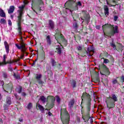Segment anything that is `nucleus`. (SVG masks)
<instances>
[{"label": "nucleus", "instance_id": "37", "mask_svg": "<svg viewBox=\"0 0 124 124\" xmlns=\"http://www.w3.org/2000/svg\"><path fill=\"white\" fill-rule=\"evenodd\" d=\"M2 76H3V78H4L5 79L7 78V77H8L7 73L3 72L2 73Z\"/></svg>", "mask_w": 124, "mask_h": 124}, {"label": "nucleus", "instance_id": "41", "mask_svg": "<svg viewBox=\"0 0 124 124\" xmlns=\"http://www.w3.org/2000/svg\"><path fill=\"white\" fill-rule=\"evenodd\" d=\"M14 95H15V97H16V99H19V100H21V98H19H19H18V95L17 94V93H15L14 94Z\"/></svg>", "mask_w": 124, "mask_h": 124}, {"label": "nucleus", "instance_id": "10", "mask_svg": "<svg viewBox=\"0 0 124 124\" xmlns=\"http://www.w3.org/2000/svg\"><path fill=\"white\" fill-rule=\"evenodd\" d=\"M26 45L24 43V42H20V46L18 45V44H16V46L19 50L21 49V52L22 53H25L26 52V50H27V48L25 46Z\"/></svg>", "mask_w": 124, "mask_h": 124}, {"label": "nucleus", "instance_id": "40", "mask_svg": "<svg viewBox=\"0 0 124 124\" xmlns=\"http://www.w3.org/2000/svg\"><path fill=\"white\" fill-rule=\"evenodd\" d=\"M114 21L115 22H116L117 20H118V19H119V17L117 16H114Z\"/></svg>", "mask_w": 124, "mask_h": 124}, {"label": "nucleus", "instance_id": "4", "mask_svg": "<svg viewBox=\"0 0 124 124\" xmlns=\"http://www.w3.org/2000/svg\"><path fill=\"white\" fill-rule=\"evenodd\" d=\"M61 119L63 124H69V114L65 108H62L61 111Z\"/></svg>", "mask_w": 124, "mask_h": 124}, {"label": "nucleus", "instance_id": "2", "mask_svg": "<svg viewBox=\"0 0 124 124\" xmlns=\"http://www.w3.org/2000/svg\"><path fill=\"white\" fill-rule=\"evenodd\" d=\"M19 10H17V31L18 32V35L19 36H22L23 32H22V28L21 27V24H22V18H23V15H24V9L25 8V5H22L18 7Z\"/></svg>", "mask_w": 124, "mask_h": 124}, {"label": "nucleus", "instance_id": "13", "mask_svg": "<svg viewBox=\"0 0 124 124\" xmlns=\"http://www.w3.org/2000/svg\"><path fill=\"white\" fill-rule=\"evenodd\" d=\"M4 45L5 46V49L7 54H9V45H8V43H7V42L5 41L4 42Z\"/></svg>", "mask_w": 124, "mask_h": 124}, {"label": "nucleus", "instance_id": "35", "mask_svg": "<svg viewBox=\"0 0 124 124\" xmlns=\"http://www.w3.org/2000/svg\"><path fill=\"white\" fill-rule=\"evenodd\" d=\"M73 27L74 29H75V30H77V29H78V24L77 23V22H74L73 23Z\"/></svg>", "mask_w": 124, "mask_h": 124}, {"label": "nucleus", "instance_id": "25", "mask_svg": "<svg viewBox=\"0 0 124 124\" xmlns=\"http://www.w3.org/2000/svg\"><path fill=\"white\" fill-rule=\"evenodd\" d=\"M6 62V55L5 54L3 56V62H0V63H2V64L0 65H3V64L5 63Z\"/></svg>", "mask_w": 124, "mask_h": 124}, {"label": "nucleus", "instance_id": "32", "mask_svg": "<svg viewBox=\"0 0 124 124\" xmlns=\"http://www.w3.org/2000/svg\"><path fill=\"white\" fill-rule=\"evenodd\" d=\"M16 92H17L18 93H22V87L19 86L18 88L16 89Z\"/></svg>", "mask_w": 124, "mask_h": 124}, {"label": "nucleus", "instance_id": "36", "mask_svg": "<svg viewBox=\"0 0 124 124\" xmlns=\"http://www.w3.org/2000/svg\"><path fill=\"white\" fill-rule=\"evenodd\" d=\"M32 107V104H31V103H29L27 106V109H28L29 110H30V109H31Z\"/></svg>", "mask_w": 124, "mask_h": 124}, {"label": "nucleus", "instance_id": "64", "mask_svg": "<svg viewBox=\"0 0 124 124\" xmlns=\"http://www.w3.org/2000/svg\"><path fill=\"white\" fill-rule=\"evenodd\" d=\"M11 19H13V16H11Z\"/></svg>", "mask_w": 124, "mask_h": 124}, {"label": "nucleus", "instance_id": "26", "mask_svg": "<svg viewBox=\"0 0 124 124\" xmlns=\"http://www.w3.org/2000/svg\"><path fill=\"white\" fill-rule=\"evenodd\" d=\"M93 47L90 46V47H88L87 48V51L88 53H91V52H93Z\"/></svg>", "mask_w": 124, "mask_h": 124}, {"label": "nucleus", "instance_id": "5", "mask_svg": "<svg viewBox=\"0 0 124 124\" xmlns=\"http://www.w3.org/2000/svg\"><path fill=\"white\" fill-rule=\"evenodd\" d=\"M110 29H112V30L108 32L107 34L104 33L105 37L109 36L111 38V36H114L116 33H119V27L118 26L115 25L114 26V25H111V28Z\"/></svg>", "mask_w": 124, "mask_h": 124}, {"label": "nucleus", "instance_id": "12", "mask_svg": "<svg viewBox=\"0 0 124 124\" xmlns=\"http://www.w3.org/2000/svg\"><path fill=\"white\" fill-rule=\"evenodd\" d=\"M47 99H49V100L51 101V105L50 106L51 108H53L54 107V103H55V101H56V99L55 98V97L53 96H48L47 97Z\"/></svg>", "mask_w": 124, "mask_h": 124}, {"label": "nucleus", "instance_id": "21", "mask_svg": "<svg viewBox=\"0 0 124 124\" xmlns=\"http://www.w3.org/2000/svg\"><path fill=\"white\" fill-rule=\"evenodd\" d=\"M37 107L39 108V110L41 111L42 113H43L44 112V108L43 107V106H41L39 104H37Z\"/></svg>", "mask_w": 124, "mask_h": 124}, {"label": "nucleus", "instance_id": "46", "mask_svg": "<svg viewBox=\"0 0 124 124\" xmlns=\"http://www.w3.org/2000/svg\"><path fill=\"white\" fill-rule=\"evenodd\" d=\"M77 49L78 51H81V50H82V46H78Z\"/></svg>", "mask_w": 124, "mask_h": 124}, {"label": "nucleus", "instance_id": "15", "mask_svg": "<svg viewBox=\"0 0 124 124\" xmlns=\"http://www.w3.org/2000/svg\"><path fill=\"white\" fill-rule=\"evenodd\" d=\"M15 10V7L14 6H10L9 9L8 10V13L9 14H12Z\"/></svg>", "mask_w": 124, "mask_h": 124}, {"label": "nucleus", "instance_id": "44", "mask_svg": "<svg viewBox=\"0 0 124 124\" xmlns=\"http://www.w3.org/2000/svg\"><path fill=\"white\" fill-rule=\"evenodd\" d=\"M8 69L9 70V71H13V69H12V67H11V65H10Z\"/></svg>", "mask_w": 124, "mask_h": 124}, {"label": "nucleus", "instance_id": "30", "mask_svg": "<svg viewBox=\"0 0 124 124\" xmlns=\"http://www.w3.org/2000/svg\"><path fill=\"white\" fill-rule=\"evenodd\" d=\"M40 99L41 101H42L43 103H45V102H46V99L44 96H42L40 97Z\"/></svg>", "mask_w": 124, "mask_h": 124}, {"label": "nucleus", "instance_id": "28", "mask_svg": "<svg viewBox=\"0 0 124 124\" xmlns=\"http://www.w3.org/2000/svg\"><path fill=\"white\" fill-rule=\"evenodd\" d=\"M71 85L73 87V89H74V88H76V81L73 80L71 83Z\"/></svg>", "mask_w": 124, "mask_h": 124}, {"label": "nucleus", "instance_id": "59", "mask_svg": "<svg viewBox=\"0 0 124 124\" xmlns=\"http://www.w3.org/2000/svg\"><path fill=\"white\" fill-rule=\"evenodd\" d=\"M23 54H25V56H28V53H27L26 52H23Z\"/></svg>", "mask_w": 124, "mask_h": 124}, {"label": "nucleus", "instance_id": "49", "mask_svg": "<svg viewBox=\"0 0 124 124\" xmlns=\"http://www.w3.org/2000/svg\"><path fill=\"white\" fill-rule=\"evenodd\" d=\"M77 121L78 122V123H80L81 122V119H80L79 118H78Z\"/></svg>", "mask_w": 124, "mask_h": 124}, {"label": "nucleus", "instance_id": "56", "mask_svg": "<svg viewBox=\"0 0 124 124\" xmlns=\"http://www.w3.org/2000/svg\"><path fill=\"white\" fill-rule=\"evenodd\" d=\"M22 96H25V95H26V93H22Z\"/></svg>", "mask_w": 124, "mask_h": 124}, {"label": "nucleus", "instance_id": "50", "mask_svg": "<svg viewBox=\"0 0 124 124\" xmlns=\"http://www.w3.org/2000/svg\"><path fill=\"white\" fill-rule=\"evenodd\" d=\"M96 29L97 30H100V26H96Z\"/></svg>", "mask_w": 124, "mask_h": 124}, {"label": "nucleus", "instance_id": "63", "mask_svg": "<svg viewBox=\"0 0 124 124\" xmlns=\"http://www.w3.org/2000/svg\"><path fill=\"white\" fill-rule=\"evenodd\" d=\"M111 6H113V7H115V6H116V5H111Z\"/></svg>", "mask_w": 124, "mask_h": 124}, {"label": "nucleus", "instance_id": "38", "mask_svg": "<svg viewBox=\"0 0 124 124\" xmlns=\"http://www.w3.org/2000/svg\"><path fill=\"white\" fill-rule=\"evenodd\" d=\"M56 101L58 102V103H60L61 102V99L60 98V97L58 95L56 96Z\"/></svg>", "mask_w": 124, "mask_h": 124}, {"label": "nucleus", "instance_id": "27", "mask_svg": "<svg viewBox=\"0 0 124 124\" xmlns=\"http://www.w3.org/2000/svg\"><path fill=\"white\" fill-rule=\"evenodd\" d=\"M56 52L59 54V55H61L62 54V48H61L60 46L56 48Z\"/></svg>", "mask_w": 124, "mask_h": 124}, {"label": "nucleus", "instance_id": "7", "mask_svg": "<svg viewBox=\"0 0 124 124\" xmlns=\"http://www.w3.org/2000/svg\"><path fill=\"white\" fill-rule=\"evenodd\" d=\"M32 3H36L37 5H38V7L36 8V10L39 11V13L41 12V11H43L44 10V8L42 7L44 3L42 0H32Z\"/></svg>", "mask_w": 124, "mask_h": 124}, {"label": "nucleus", "instance_id": "29", "mask_svg": "<svg viewBox=\"0 0 124 124\" xmlns=\"http://www.w3.org/2000/svg\"><path fill=\"white\" fill-rule=\"evenodd\" d=\"M110 45L111 47H112L113 50H117V47H116V45H115V43L112 42L111 43H110Z\"/></svg>", "mask_w": 124, "mask_h": 124}, {"label": "nucleus", "instance_id": "55", "mask_svg": "<svg viewBox=\"0 0 124 124\" xmlns=\"http://www.w3.org/2000/svg\"><path fill=\"white\" fill-rule=\"evenodd\" d=\"M3 122H2V119H0V124H2Z\"/></svg>", "mask_w": 124, "mask_h": 124}, {"label": "nucleus", "instance_id": "1", "mask_svg": "<svg viewBox=\"0 0 124 124\" xmlns=\"http://www.w3.org/2000/svg\"><path fill=\"white\" fill-rule=\"evenodd\" d=\"M84 98H87L88 99V102L86 107L87 114L85 116L84 118L82 117V119H83L84 123L89 122V120L90 119L91 123L92 124L93 123V119L91 118V116H90V111H91V100H92L91 99V95L86 93H83L81 96L82 100H83Z\"/></svg>", "mask_w": 124, "mask_h": 124}, {"label": "nucleus", "instance_id": "16", "mask_svg": "<svg viewBox=\"0 0 124 124\" xmlns=\"http://www.w3.org/2000/svg\"><path fill=\"white\" fill-rule=\"evenodd\" d=\"M0 17H2L3 18H5V17H6V15L5 14L4 11H3L1 8L0 9Z\"/></svg>", "mask_w": 124, "mask_h": 124}, {"label": "nucleus", "instance_id": "24", "mask_svg": "<svg viewBox=\"0 0 124 124\" xmlns=\"http://www.w3.org/2000/svg\"><path fill=\"white\" fill-rule=\"evenodd\" d=\"M46 39V42L47 44H48L49 45H51V38H50V36L49 35L47 36Z\"/></svg>", "mask_w": 124, "mask_h": 124}, {"label": "nucleus", "instance_id": "39", "mask_svg": "<svg viewBox=\"0 0 124 124\" xmlns=\"http://www.w3.org/2000/svg\"><path fill=\"white\" fill-rule=\"evenodd\" d=\"M104 60V63H108V62H109V60L107 59H105V58H103Z\"/></svg>", "mask_w": 124, "mask_h": 124}, {"label": "nucleus", "instance_id": "54", "mask_svg": "<svg viewBox=\"0 0 124 124\" xmlns=\"http://www.w3.org/2000/svg\"><path fill=\"white\" fill-rule=\"evenodd\" d=\"M23 119H21V118H20L19 119V122H20V123H22V122H23Z\"/></svg>", "mask_w": 124, "mask_h": 124}, {"label": "nucleus", "instance_id": "11", "mask_svg": "<svg viewBox=\"0 0 124 124\" xmlns=\"http://www.w3.org/2000/svg\"><path fill=\"white\" fill-rule=\"evenodd\" d=\"M47 27L50 30H54L55 29V22L52 20H49Z\"/></svg>", "mask_w": 124, "mask_h": 124}, {"label": "nucleus", "instance_id": "61", "mask_svg": "<svg viewBox=\"0 0 124 124\" xmlns=\"http://www.w3.org/2000/svg\"><path fill=\"white\" fill-rule=\"evenodd\" d=\"M17 75H16V74H15V73H14V77H16Z\"/></svg>", "mask_w": 124, "mask_h": 124}, {"label": "nucleus", "instance_id": "8", "mask_svg": "<svg viewBox=\"0 0 124 124\" xmlns=\"http://www.w3.org/2000/svg\"><path fill=\"white\" fill-rule=\"evenodd\" d=\"M71 5L70 7L71 10L70 11H74V10H78V6H82V3L80 1H78L75 3V1L71 0L70 2Z\"/></svg>", "mask_w": 124, "mask_h": 124}, {"label": "nucleus", "instance_id": "14", "mask_svg": "<svg viewBox=\"0 0 124 124\" xmlns=\"http://www.w3.org/2000/svg\"><path fill=\"white\" fill-rule=\"evenodd\" d=\"M111 29L112 28V25L111 24H106L102 26V29L103 31H105L106 29Z\"/></svg>", "mask_w": 124, "mask_h": 124}, {"label": "nucleus", "instance_id": "17", "mask_svg": "<svg viewBox=\"0 0 124 124\" xmlns=\"http://www.w3.org/2000/svg\"><path fill=\"white\" fill-rule=\"evenodd\" d=\"M104 11L105 15H106V16H108V15H109V8H108V6H104Z\"/></svg>", "mask_w": 124, "mask_h": 124}, {"label": "nucleus", "instance_id": "53", "mask_svg": "<svg viewBox=\"0 0 124 124\" xmlns=\"http://www.w3.org/2000/svg\"><path fill=\"white\" fill-rule=\"evenodd\" d=\"M47 114L48 116H52V113L50 111H49Z\"/></svg>", "mask_w": 124, "mask_h": 124}, {"label": "nucleus", "instance_id": "9", "mask_svg": "<svg viewBox=\"0 0 124 124\" xmlns=\"http://www.w3.org/2000/svg\"><path fill=\"white\" fill-rule=\"evenodd\" d=\"M99 69H101L104 73H106L107 75H110L111 73L109 71V68L107 67L104 64H102L99 66Z\"/></svg>", "mask_w": 124, "mask_h": 124}, {"label": "nucleus", "instance_id": "48", "mask_svg": "<svg viewBox=\"0 0 124 124\" xmlns=\"http://www.w3.org/2000/svg\"><path fill=\"white\" fill-rule=\"evenodd\" d=\"M25 57V54H23L22 55L20 56V59H23V58Z\"/></svg>", "mask_w": 124, "mask_h": 124}, {"label": "nucleus", "instance_id": "62", "mask_svg": "<svg viewBox=\"0 0 124 124\" xmlns=\"http://www.w3.org/2000/svg\"><path fill=\"white\" fill-rule=\"evenodd\" d=\"M67 4H68V2H66L65 3V5H67Z\"/></svg>", "mask_w": 124, "mask_h": 124}, {"label": "nucleus", "instance_id": "47", "mask_svg": "<svg viewBox=\"0 0 124 124\" xmlns=\"http://www.w3.org/2000/svg\"><path fill=\"white\" fill-rule=\"evenodd\" d=\"M8 25L9 26H11L12 25V22H11V20H9L8 21Z\"/></svg>", "mask_w": 124, "mask_h": 124}, {"label": "nucleus", "instance_id": "22", "mask_svg": "<svg viewBox=\"0 0 124 124\" xmlns=\"http://www.w3.org/2000/svg\"><path fill=\"white\" fill-rule=\"evenodd\" d=\"M73 105H74V99L71 100L68 104V106L70 108H72L73 107Z\"/></svg>", "mask_w": 124, "mask_h": 124}, {"label": "nucleus", "instance_id": "18", "mask_svg": "<svg viewBox=\"0 0 124 124\" xmlns=\"http://www.w3.org/2000/svg\"><path fill=\"white\" fill-rule=\"evenodd\" d=\"M13 88V86H12V84L11 83L7 84L6 85V88L7 89V91H10L11 92H12Z\"/></svg>", "mask_w": 124, "mask_h": 124}, {"label": "nucleus", "instance_id": "57", "mask_svg": "<svg viewBox=\"0 0 124 124\" xmlns=\"http://www.w3.org/2000/svg\"><path fill=\"white\" fill-rule=\"evenodd\" d=\"M96 82H99V78H96Z\"/></svg>", "mask_w": 124, "mask_h": 124}, {"label": "nucleus", "instance_id": "6", "mask_svg": "<svg viewBox=\"0 0 124 124\" xmlns=\"http://www.w3.org/2000/svg\"><path fill=\"white\" fill-rule=\"evenodd\" d=\"M82 16L81 17V19L82 20V23H85L87 25H89V23L91 21V16H90V14L88 13L86 11H82Z\"/></svg>", "mask_w": 124, "mask_h": 124}, {"label": "nucleus", "instance_id": "31", "mask_svg": "<svg viewBox=\"0 0 124 124\" xmlns=\"http://www.w3.org/2000/svg\"><path fill=\"white\" fill-rule=\"evenodd\" d=\"M52 66H56L57 65V62L54 59H51Z\"/></svg>", "mask_w": 124, "mask_h": 124}, {"label": "nucleus", "instance_id": "52", "mask_svg": "<svg viewBox=\"0 0 124 124\" xmlns=\"http://www.w3.org/2000/svg\"><path fill=\"white\" fill-rule=\"evenodd\" d=\"M31 66H35V62H33Z\"/></svg>", "mask_w": 124, "mask_h": 124}, {"label": "nucleus", "instance_id": "3", "mask_svg": "<svg viewBox=\"0 0 124 124\" xmlns=\"http://www.w3.org/2000/svg\"><path fill=\"white\" fill-rule=\"evenodd\" d=\"M116 101H118V98L115 94H112L111 97L109 96L108 98L106 103L108 110H110L111 108H114L115 107Z\"/></svg>", "mask_w": 124, "mask_h": 124}, {"label": "nucleus", "instance_id": "60", "mask_svg": "<svg viewBox=\"0 0 124 124\" xmlns=\"http://www.w3.org/2000/svg\"><path fill=\"white\" fill-rule=\"evenodd\" d=\"M33 11H34V12H35V13H36V14H37H37H38V13H37L35 10H33Z\"/></svg>", "mask_w": 124, "mask_h": 124}, {"label": "nucleus", "instance_id": "43", "mask_svg": "<svg viewBox=\"0 0 124 124\" xmlns=\"http://www.w3.org/2000/svg\"><path fill=\"white\" fill-rule=\"evenodd\" d=\"M37 81H38V83L40 84V85H42V84H43V81H42V80L39 79V80H37Z\"/></svg>", "mask_w": 124, "mask_h": 124}, {"label": "nucleus", "instance_id": "51", "mask_svg": "<svg viewBox=\"0 0 124 124\" xmlns=\"http://www.w3.org/2000/svg\"><path fill=\"white\" fill-rule=\"evenodd\" d=\"M16 79H19L20 78V76L19 75H16V77H15Z\"/></svg>", "mask_w": 124, "mask_h": 124}, {"label": "nucleus", "instance_id": "19", "mask_svg": "<svg viewBox=\"0 0 124 124\" xmlns=\"http://www.w3.org/2000/svg\"><path fill=\"white\" fill-rule=\"evenodd\" d=\"M120 0H106L108 5H110V3H117V1H119Z\"/></svg>", "mask_w": 124, "mask_h": 124}, {"label": "nucleus", "instance_id": "23", "mask_svg": "<svg viewBox=\"0 0 124 124\" xmlns=\"http://www.w3.org/2000/svg\"><path fill=\"white\" fill-rule=\"evenodd\" d=\"M6 102L8 105H10L11 104V98H10V97H7L6 100Z\"/></svg>", "mask_w": 124, "mask_h": 124}, {"label": "nucleus", "instance_id": "45", "mask_svg": "<svg viewBox=\"0 0 124 124\" xmlns=\"http://www.w3.org/2000/svg\"><path fill=\"white\" fill-rule=\"evenodd\" d=\"M7 63H10V64L12 63V61H7V62H6L5 63H4L3 64L5 65V64H7Z\"/></svg>", "mask_w": 124, "mask_h": 124}, {"label": "nucleus", "instance_id": "33", "mask_svg": "<svg viewBox=\"0 0 124 124\" xmlns=\"http://www.w3.org/2000/svg\"><path fill=\"white\" fill-rule=\"evenodd\" d=\"M0 24H2L3 25H5L6 24V20L4 19V18H2L0 20Z\"/></svg>", "mask_w": 124, "mask_h": 124}, {"label": "nucleus", "instance_id": "34", "mask_svg": "<svg viewBox=\"0 0 124 124\" xmlns=\"http://www.w3.org/2000/svg\"><path fill=\"white\" fill-rule=\"evenodd\" d=\"M41 77H42V75L41 74H36V79L37 80H40V79H41Z\"/></svg>", "mask_w": 124, "mask_h": 124}, {"label": "nucleus", "instance_id": "42", "mask_svg": "<svg viewBox=\"0 0 124 124\" xmlns=\"http://www.w3.org/2000/svg\"><path fill=\"white\" fill-rule=\"evenodd\" d=\"M117 83H118V80H117L116 79H114L113 81H112V83L114 85L115 84H117Z\"/></svg>", "mask_w": 124, "mask_h": 124}, {"label": "nucleus", "instance_id": "58", "mask_svg": "<svg viewBox=\"0 0 124 124\" xmlns=\"http://www.w3.org/2000/svg\"><path fill=\"white\" fill-rule=\"evenodd\" d=\"M20 36V39L21 41H23V36Z\"/></svg>", "mask_w": 124, "mask_h": 124}, {"label": "nucleus", "instance_id": "20", "mask_svg": "<svg viewBox=\"0 0 124 124\" xmlns=\"http://www.w3.org/2000/svg\"><path fill=\"white\" fill-rule=\"evenodd\" d=\"M60 35L61 38H62V43H63L65 46H66V45H67V41H66V39L63 38V36H62V35L61 34Z\"/></svg>", "mask_w": 124, "mask_h": 124}]
</instances>
